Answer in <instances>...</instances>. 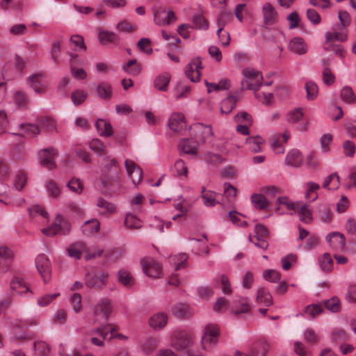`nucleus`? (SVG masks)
<instances>
[{
    "mask_svg": "<svg viewBox=\"0 0 356 356\" xmlns=\"http://www.w3.org/2000/svg\"><path fill=\"white\" fill-rule=\"evenodd\" d=\"M13 253L6 246H0V268L1 271L8 270L10 263L13 261Z\"/></svg>",
    "mask_w": 356,
    "mask_h": 356,
    "instance_id": "obj_12",
    "label": "nucleus"
},
{
    "mask_svg": "<svg viewBox=\"0 0 356 356\" xmlns=\"http://www.w3.org/2000/svg\"><path fill=\"white\" fill-rule=\"evenodd\" d=\"M111 311L110 300L105 299L100 300L95 307V321L99 323L107 321Z\"/></svg>",
    "mask_w": 356,
    "mask_h": 356,
    "instance_id": "obj_6",
    "label": "nucleus"
},
{
    "mask_svg": "<svg viewBox=\"0 0 356 356\" xmlns=\"http://www.w3.org/2000/svg\"><path fill=\"white\" fill-rule=\"evenodd\" d=\"M325 43H332L333 41H339L343 42L348 40V31L338 32L327 31L325 33Z\"/></svg>",
    "mask_w": 356,
    "mask_h": 356,
    "instance_id": "obj_28",
    "label": "nucleus"
},
{
    "mask_svg": "<svg viewBox=\"0 0 356 356\" xmlns=\"http://www.w3.org/2000/svg\"><path fill=\"white\" fill-rule=\"evenodd\" d=\"M193 129L196 133L197 137L205 142L208 138L213 136V131L211 126L204 125L203 124H195L193 127Z\"/></svg>",
    "mask_w": 356,
    "mask_h": 356,
    "instance_id": "obj_21",
    "label": "nucleus"
},
{
    "mask_svg": "<svg viewBox=\"0 0 356 356\" xmlns=\"http://www.w3.org/2000/svg\"><path fill=\"white\" fill-rule=\"evenodd\" d=\"M289 49L295 54L303 55L307 52L308 48L304 39L296 37L291 39L288 44Z\"/></svg>",
    "mask_w": 356,
    "mask_h": 356,
    "instance_id": "obj_11",
    "label": "nucleus"
},
{
    "mask_svg": "<svg viewBox=\"0 0 356 356\" xmlns=\"http://www.w3.org/2000/svg\"><path fill=\"white\" fill-rule=\"evenodd\" d=\"M36 268L45 283L49 281L51 273V264L44 254H39L35 259Z\"/></svg>",
    "mask_w": 356,
    "mask_h": 356,
    "instance_id": "obj_7",
    "label": "nucleus"
},
{
    "mask_svg": "<svg viewBox=\"0 0 356 356\" xmlns=\"http://www.w3.org/2000/svg\"><path fill=\"white\" fill-rule=\"evenodd\" d=\"M97 92L100 98L105 99H110L112 96L111 86L106 82H102L99 84Z\"/></svg>",
    "mask_w": 356,
    "mask_h": 356,
    "instance_id": "obj_42",
    "label": "nucleus"
},
{
    "mask_svg": "<svg viewBox=\"0 0 356 356\" xmlns=\"http://www.w3.org/2000/svg\"><path fill=\"white\" fill-rule=\"evenodd\" d=\"M188 257L185 253H180L171 257L170 261L175 266V270H178L180 268H185L186 266V262Z\"/></svg>",
    "mask_w": 356,
    "mask_h": 356,
    "instance_id": "obj_38",
    "label": "nucleus"
},
{
    "mask_svg": "<svg viewBox=\"0 0 356 356\" xmlns=\"http://www.w3.org/2000/svg\"><path fill=\"white\" fill-rule=\"evenodd\" d=\"M307 91V97L309 100L314 99L318 92V88L316 83L313 81H307L305 84Z\"/></svg>",
    "mask_w": 356,
    "mask_h": 356,
    "instance_id": "obj_57",
    "label": "nucleus"
},
{
    "mask_svg": "<svg viewBox=\"0 0 356 356\" xmlns=\"http://www.w3.org/2000/svg\"><path fill=\"white\" fill-rule=\"evenodd\" d=\"M12 291L17 294H23L30 291L29 287L22 279L14 277L10 282Z\"/></svg>",
    "mask_w": 356,
    "mask_h": 356,
    "instance_id": "obj_30",
    "label": "nucleus"
},
{
    "mask_svg": "<svg viewBox=\"0 0 356 356\" xmlns=\"http://www.w3.org/2000/svg\"><path fill=\"white\" fill-rule=\"evenodd\" d=\"M45 188L47 189L48 195L50 197L56 198L60 194V189L58 184L53 180H47L45 183Z\"/></svg>",
    "mask_w": 356,
    "mask_h": 356,
    "instance_id": "obj_44",
    "label": "nucleus"
},
{
    "mask_svg": "<svg viewBox=\"0 0 356 356\" xmlns=\"http://www.w3.org/2000/svg\"><path fill=\"white\" fill-rule=\"evenodd\" d=\"M285 163L288 165L299 167L302 163V154L298 149H291L286 155Z\"/></svg>",
    "mask_w": 356,
    "mask_h": 356,
    "instance_id": "obj_22",
    "label": "nucleus"
},
{
    "mask_svg": "<svg viewBox=\"0 0 356 356\" xmlns=\"http://www.w3.org/2000/svg\"><path fill=\"white\" fill-rule=\"evenodd\" d=\"M348 335L342 329H334L331 334V340L334 343H341L348 340Z\"/></svg>",
    "mask_w": 356,
    "mask_h": 356,
    "instance_id": "obj_50",
    "label": "nucleus"
},
{
    "mask_svg": "<svg viewBox=\"0 0 356 356\" xmlns=\"http://www.w3.org/2000/svg\"><path fill=\"white\" fill-rule=\"evenodd\" d=\"M170 129L175 132H179L186 129L185 118L181 113H174L171 115L169 123Z\"/></svg>",
    "mask_w": 356,
    "mask_h": 356,
    "instance_id": "obj_13",
    "label": "nucleus"
},
{
    "mask_svg": "<svg viewBox=\"0 0 356 356\" xmlns=\"http://www.w3.org/2000/svg\"><path fill=\"white\" fill-rule=\"evenodd\" d=\"M237 99V97L234 95H229L225 99L220 106L221 113H229L234 109Z\"/></svg>",
    "mask_w": 356,
    "mask_h": 356,
    "instance_id": "obj_36",
    "label": "nucleus"
},
{
    "mask_svg": "<svg viewBox=\"0 0 356 356\" xmlns=\"http://www.w3.org/2000/svg\"><path fill=\"white\" fill-rule=\"evenodd\" d=\"M124 225L130 229H140L143 226V222L135 215L128 213L124 219Z\"/></svg>",
    "mask_w": 356,
    "mask_h": 356,
    "instance_id": "obj_37",
    "label": "nucleus"
},
{
    "mask_svg": "<svg viewBox=\"0 0 356 356\" xmlns=\"http://www.w3.org/2000/svg\"><path fill=\"white\" fill-rule=\"evenodd\" d=\"M300 220L305 223H309L312 220V213L307 205L301 206L298 211Z\"/></svg>",
    "mask_w": 356,
    "mask_h": 356,
    "instance_id": "obj_54",
    "label": "nucleus"
},
{
    "mask_svg": "<svg viewBox=\"0 0 356 356\" xmlns=\"http://www.w3.org/2000/svg\"><path fill=\"white\" fill-rule=\"evenodd\" d=\"M270 143L271 147L275 154H283L284 152V148L279 135L273 136L270 139Z\"/></svg>",
    "mask_w": 356,
    "mask_h": 356,
    "instance_id": "obj_62",
    "label": "nucleus"
},
{
    "mask_svg": "<svg viewBox=\"0 0 356 356\" xmlns=\"http://www.w3.org/2000/svg\"><path fill=\"white\" fill-rule=\"evenodd\" d=\"M218 338L204 334L202 338V346L204 350H210L217 344Z\"/></svg>",
    "mask_w": 356,
    "mask_h": 356,
    "instance_id": "obj_63",
    "label": "nucleus"
},
{
    "mask_svg": "<svg viewBox=\"0 0 356 356\" xmlns=\"http://www.w3.org/2000/svg\"><path fill=\"white\" fill-rule=\"evenodd\" d=\"M173 315L178 318H188L193 315V312L188 305L184 303H178L172 308Z\"/></svg>",
    "mask_w": 356,
    "mask_h": 356,
    "instance_id": "obj_18",
    "label": "nucleus"
},
{
    "mask_svg": "<svg viewBox=\"0 0 356 356\" xmlns=\"http://www.w3.org/2000/svg\"><path fill=\"white\" fill-rule=\"evenodd\" d=\"M341 97L345 102L348 104L354 103L356 101V97L352 88L348 86H345L342 88Z\"/></svg>",
    "mask_w": 356,
    "mask_h": 356,
    "instance_id": "obj_49",
    "label": "nucleus"
},
{
    "mask_svg": "<svg viewBox=\"0 0 356 356\" xmlns=\"http://www.w3.org/2000/svg\"><path fill=\"white\" fill-rule=\"evenodd\" d=\"M263 15L266 24H273L276 22L277 13L270 3H266L264 5Z\"/></svg>",
    "mask_w": 356,
    "mask_h": 356,
    "instance_id": "obj_33",
    "label": "nucleus"
},
{
    "mask_svg": "<svg viewBox=\"0 0 356 356\" xmlns=\"http://www.w3.org/2000/svg\"><path fill=\"white\" fill-rule=\"evenodd\" d=\"M67 188L73 193L81 194L83 190V184L79 179L72 178L67 184Z\"/></svg>",
    "mask_w": 356,
    "mask_h": 356,
    "instance_id": "obj_46",
    "label": "nucleus"
},
{
    "mask_svg": "<svg viewBox=\"0 0 356 356\" xmlns=\"http://www.w3.org/2000/svg\"><path fill=\"white\" fill-rule=\"evenodd\" d=\"M257 302L259 304H264L266 306H270L273 304L271 295L264 289L261 288L257 291Z\"/></svg>",
    "mask_w": 356,
    "mask_h": 356,
    "instance_id": "obj_39",
    "label": "nucleus"
},
{
    "mask_svg": "<svg viewBox=\"0 0 356 356\" xmlns=\"http://www.w3.org/2000/svg\"><path fill=\"white\" fill-rule=\"evenodd\" d=\"M95 126L100 136L109 137L113 134V127L111 123L103 119H98Z\"/></svg>",
    "mask_w": 356,
    "mask_h": 356,
    "instance_id": "obj_29",
    "label": "nucleus"
},
{
    "mask_svg": "<svg viewBox=\"0 0 356 356\" xmlns=\"http://www.w3.org/2000/svg\"><path fill=\"white\" fill-rule=\"evenodd\" d=\"M253 206L259 210L265 209L268 206V202L266 197L260 193H254L250 197Z\"/></svg>",
    "mask_w": 356,
    "mask_h": 356,
    "instance_id": "obj_35",
    "label": "nucleus"
},
{
    "mask_svg": "<svg viewBox=\"0 0 356 356\" xmlns=\"http://www.w3.org/2000/svg\"><path fill=\"white\" fill-rule=\"evenodd\" d=\"M41 127L48 131H57L56 123L51 117H44L40 120Z\"/></svg>",
    "mask_w": 356,
    "mask_h": 356,
    "instance_id": "obj_55",
    "label": "nucleus"
},
{
    "mask_svg": "<svg viewBox=\"0 0 356 356\" xmlns=\"http://www.w3.org/2000/svg\"><path fill=\"white\" fill-rule=\"evenodd\" d=\"M26 174L22 170H19L15 177L14 186L17 190L21 191L26 183Z\"/></svg>",
    "mask_w": 356,
    "mask_h": 356,
    "instance_id": "obj_51",
    "label": "nucleus"
},
{
    "mask_svg": "<svg viewBox=\"0 0 356 356\" xmlns=\"http://www.w3.org/2000/svg\"><path fill=\"white\" fill-rule=\"evenodd\" d=\"M108 274L103 270H92L85 275V284L88 288L102 289L107 284Z\"/></svg>",
    "mask_w": 356,
    "mask_h": 356,
    "instance_id": "obj_4",
    "label": "nucleus"
},
{
    "mask_svg": "<svg viewBox=\"0 0 356 356\" xmlns=\"http://www.w3.org/2000/svg\"><path fill=\"white\" fill-rule=\"evenodd\" d=\"M170 75L169 73L165 72L157 77V90L166 91L170 81Z\"/></svg>",
    "mask_w": 356,
    "mask_h": 356,
    "instance_id": "obj_47",
    "label": "nucleus"
},
{
    "mask_svg": "<svg viewBox=\"0 0 356 356\" xmlns=\"http://www.w3.org/2000/svg\"><path fill=\"white\" fill-rule=\"evenodd\" d=\"M13 99L17 106L21 108H26L29 104V100L24 93L17 91L13 95Z\"/></svg>",
    "mask_w": 356,
    "mask_h": 356,
    "instance_id": "obj_58",
    "label": "nucleus"
},
{
    "mask_svg": "<svg viewBox=\"0 0 356 356\" xmlns=\"http://www.w3.org/2000/svg\"><path fill=\"white\" fill-rule=\"evenodd\" d=\"M100 222L96 218H92L85 222L82 226V232L86 236H91L99 232Z\"/></svg>",
    "mask_w": 356,
    "mask_h": 356,
    "instance_id": "obj_26",
    "label": "nucleus"
},
{
    "mask_svg": "<svg viewBox=\"0 0 356 356\" xmlns=\"http://www.w3.org/2000/svg\"><path fill=\"white\" fill-rule=\"evenodd\" d=\"M137 47L140 51L147 55H149L153 53L152 48L151 47V41L149 38H141L137 43Z\"/></svg>",
    "mask_w": 356,
    "mask_h": 356,
    "instance_id": "obj_56",
    "label": "nucleus"
},
{
    "mask_svg": "<svg viewBox=\"0 0 356 356\" xmlns=\"http://www.w3.org/2000/svg\"><path fill=\"white\" fill-rule=\"evenodd\" d=\"M143 273L149 277H154L156 261L152 257H145L141 260Z\"/></svg>",
    "mask_w": 356,
    "mask_h": 356,
    "instance_id": "obj_23",
    "label": "nucleus"
},
{
    "mask_svg": "<svg viewBox=\"0 0 356 356\" xmlns=\"http://www.w3.org/2000/svg\"><path fill=\"white\" fill-rule=\"evenodd\" d=\"M326 241L330 245L336 250H343L346 246V238L343 234L334 232L330 233L326 236Z\"/></svg>",
    "mask_w": 356,
    "mask_h": 356,
    "instance_id": "obj_10",
    "label": "nucleus"
},
{
    "mask_svg": "<svg viewBox=\"0 0 356 356\" xmlns=\"http://www.w3.org/2000/svg\"><path fill=\"white\" fill-rule=\"evenodd\" d=\"M318 263L321 270L324 272H330L333 267V261L328 253H325L319 257Z\"/></svg>",
    "mask_w": 356,
    "mask_h": 356,
    "instance_id": "obj_41",
    "label": "nucleus"
},
{
    "mask_svg": "<svg viewBox=\"0 0 356 356\" xmlns=\"http://www.w3.org/2000/svg\"><path fill=\"white\" fill-rule=\"evenodd\" d=\"M98 38L100 43L103 45L112 44L117 46L120 42V38L118 35L113 32L108 31H99Z\"/></svg>",
    "mask_w": 356,
    "mask_h": 356,
    "instance_id": "obj_17",
    "label": "nucleus"
},
{
    "mask_svg": "<svg viewBox=\"0 0 356 356\" xmlns=\"http://www.w3.org/2000/svg\"><path fill=\"white\" fill-rule=\"evenodd\" d=\"M58 154V152L54 147H48L41 149L38 152V157L40 163L49 170L56 168L55 156Z\"/></svg>",
    "mask_w": 356,
    "mask_h": 356,
    "instance_id": "obj_5",
    "label": "nucleus"
},
{
    "mask_svg": "<svg viewBox=\"0 0 356 356\" xmlns=\"http://www.w3.org/2000/svg\"><path fill=\"white\" fill-rule=\"evenodd\" d=\"M202 69V62L200 58L193 59L189 63L185 70L186 76L192 81L196 82L200 80V70Z\"/></svg>",
    "mask_w": 356,
    "mask_h": 356,
    "instance_id": "obj_8",
    "label": "nucleus"
},
{
    "mask_svg": "<svg viewBox=\"0 0 356 356\" xmlns=\"http://www.w3.org/2000/svg\"><path fill=\"white\" fill-rule=\"evenodd\" d=\"M109 324L102 326V327L97 328L92 330V334L93 335H98L99 337H92L91 339L92 343L97 346H103L104 341L108 336V327Z\"/></svg>",
    "mask_w": 356,
    "mask_h": 356,
    "instance_id": "obj_16",
    "label": "nucleus"
},
{
    "mask_svg": "<svg viewBox=\"0 0 356 356\" xmlns=\"http://www.w3.org/2000/svg\"><path fill=\"white\" fill-rule=\"evenodd\" d=\"M324 49L326 51H332L336 55L339 56L341 58H343L345 54L344 49L340 44H334L332 43H324Z\"/></svg>",
    "mask_w": 356,
    "mask_h": 356,
    "instance_id": "obj_61",
    "label": "nucleus"
},
{
    "mask_svg": "<svg viewBox=\"0 0 356 356\" xmlns=\"http://www.w3.org/2000/svg\"><path fill=\"white\" fill-rule=\"evenodd\" d=\"M155 341L153 338L145 339L140 346L142 352L145 355H149L155 349Z\"/></svg>",
    "mask_w": 356,
    "mask_h": 356,
    "instance_id": "obj_52",
    "label": "nucleus"
},
{
    "mask_svg": "<svg viewBox=\"0 0 356 356\" xmlns=\"http://www.w3.org/2000/svg\"><path fill=\"white\" fill-rule=\"evenodd\" d=\"M87 93L82 90H76L71 94V99L75 106L81 104L87 98Z\"/></svg>",
    "mask_w": 356,
    "mask_h": 356,
    "instance_id": "obj_48",
    "label": "nucleus"
},
{
    "mask_svg": "<svg viewBox=\"0 0 356 356\" xmlns=\"http://www.w3.org/2000/svg\"><path fill=\"white\" fill-rule=\"evenodd\" d=\"M170 343L176 350H182L191 347L193 341L188 332L180 328H176L170 334Z\"/></svg>",
    "mask_w": 356,
    "mask_h": 356,
    "instance_id": "obj_1",
    "label": "nucleus"
},
{
    "mask_svg": "<svg viewBox=\"0 0 356 356\" xmlns=\"http://www.w3.org/2000/svg\"><path fill=\"white\" fill-rule=\"evenodd\" d=\"M71 56L70 59V72L73 77L78 80H83L87 76L86 72L83 68H76L75 67V59L77 58L76 54H72L68 53Z\"/></svg>",
    "mask_w": 356,
    "mask_h": 356,
    "instance_id": "obj_27",
    "label": "nucleus"
},
{
    "mask_svg": "<svg viewBox=\"0 0 356 356\" xmlns=\"http://www.w3.org/2000/svg\"><path fill=\"white\" fill-rule=\"evenodd\" d=\"M97 207L102 210L99 213L103 216H110L116 212L117 207L113 202H108L102 197L97 199Z\"/></svg>",
    "mask_w": 356,
    "mask_h": 356,
    "instance_id": "obj_19",
    "label": "nucleus"
},
{
    "mask_svg": "<svg viewBox=\"0 0 356 356\" xmlns=\"http://www.w3.org/2000/svg\"><path fill=\"white\" fill-rule=\"evenodd\" d=\"M191 28L195 29L207 30L209 28V23L201 14H197L193 16V26Z\"/></svg>",
    "mask_w": 356,
    "mask_h": 356,
    "instance_id": "obj_43",
    "label": "nucleus"
},
{
    "mask_svg": "<svg viewBox=\"0 0 356 356\" xmlns=\"http://www.w3.org/2000/svg\"><path fill=\"white\" fill-rule=\"evenodd\" d=\"M234 304L232 310L236 315L247 313L250 310V305L248 298L238 297L234 300Z\"/></svg>",
    "mask_w": 356,
    "mask_h": 356,
    "instance_id": "obj_24",
    "label": "nucleus"
},
{
    "mask_svg": "<svg viewBox=\"0 0 356 356\" xmlns=\"http://www.w3.org/2000/svg\"><path fill=\"white\" fill-rule=\"evenodd\" d=\"M244 76L241 81V88L243 90H252L257 91L261 86L263 79L262 75L259 72L252 68L247 67L243 70Z\"/></svg>",
    "mask_w": 356,
    "mask_h": 356,
    "instance_id": "obj_2",
    "label": "nucleus"
},
{
    "mask_svg": "<svg viewBox=\"0 0 356 356\" xmlns=\"http://www.w3.org/2000/svg\"><path fill=\"white\" fill-rule=\"evenodd\" d=\"M202 197L204 205L207 207H213L217 203L216 200V193L211 191H207L204 187L202 190Z\"/></svg>",
    "mask_w": 356,
    "mask_h": 356,
    "instance_id": "obj_40",
    "label": "nucleus"
},
{
    "mask_svg": "<svg viewBox=\"0 0 356 356\" xmlns=\"http://www.w3.org/2000/svg\"><path fill=\"white\" fill-rule=\"evenodd\" d=\"M125 168L129 179L135 186L142 180V170L137 167L136 163L129 159L124 161Z\"/></svg>",
    "mask_w": 356,
    "mask_h": 356,
    "instance_id": "obj_9",
    "label": "nucleus"
},
{
    "mask_svg": "<svg viewBox=\"0 0 356 356\" xmlns=\"http://www.w3.org/2000/svg\"><path fill=\"white\" fill-rule=\"evenodd\" d=\"M198 143L195 140L182 139L179 144L181 153L186 154H195L197 151Z\"/></svg>",
    "mask_w": 356,
    "mask_h": 356,
    "instance_id": "obj_15",
    "label": "nucleus"
},
{
    "mask_svg": "<svg viewBox=\"0 0 356 356\" xmlns=\"http://www.w3.org/2000/svg\"><path fill=\"white\" fill-rule=\"evenodd\" d=\"M264 139L259 136H251L246 139L245 145L249 150L254 153L261 151V145L264 144Z\"/></svg>",
    "mask_w": 356,
    "mask_h": 356,
    "instance_id": "obj_32",
    "label": "nucleus"
},
{
    "mask_svg": "<svg viewBox=\"0 0 356 356\" xmlns=\"http://www.w3.org/2000/svg\"><path fill=\"white\" fill-rule=\"evenodd\" d=\"M59 296L60 293L45 294L38 299L37 304L40 307H46L49 305L51 302H53Z\"/></svg>",
    "mask_w": 356,
    "mask_h": 356,
    "instance_id": "obj_59",
    "label": "nucleus"
},
{
    "mask_svg": "<svg viewBox=\"0 0 356 356\" xmlns=\"http://www.w3.org/2000/svg\"><path fill=\"white\" fill-rule=\"evenodd\" d=\"M303 117V113L300 108H296L291 111L286 115V121L291 124L300 122Z\"/></svg>",
    "mask_w": 356,
    "mask_h": 356,
    "instance_id": "obj_60",
    "label": "nucleus"
},
{
    "mask_svg": "<svg viewBox=\"0 0 356 356\" xmlns=\"http://www.w3.org/2000/svg\"><path fill=\"white\" fill-rule=\"evenodd\" d=\"M67 251L70 257L79 259L82 253L86 251V245L83 242H78L70 245Z\"/></svg>",
    "mask_w": 356,
    "mask_h": 356,
    "instance_id": "obj_25",
    "label": "nucleus"
},
{
    "mask_svg": "<svg viewBox=\"0 0 356 356\" xmlns=\"http://www.w3.org/2000/svg\"><path fill=\"white\" fill-rule=\"evenodd\" d=\"M41 76L40 74H33L29 76L28 79L30 86L38 94H42L45 91L44 85L40 80Z\"/></svg>",
    "mask_w": 356,
    "mask_h": 356,
    "instance_id": "obj_34",
    "label": "nucleus"
},
{
    "mask_svg": "<svg viewBox=\"0 0 356 356\" xmlns=\"http://www.w3.org/2000/svg\"><path fill=\"white\" fill-rule=\"evenodd\" d=\"M232 19V14L229 12H221L218 15L216 24L218 27L217 31V35L219 40H222V38L224 36V34H220L222 31L223 30L224 26L231 22Z\"/></svg>",
    "mask_w": 356,
    "mask_h": 356,
    "instance_id": "obj_20",
    "label": "nucleus"
},
{
    "mask_svg": "<svg viewBox=\"0 0 356 356\" xmlns=\"http://www.w3.org/2000/svg\"><path fill=\"white\" fill-rule=\"evenodd\" d=\"M90 148L101 156L106 154V149L103 143L98 138L92 139L90 143Z\"/></svg>",
    "mask_w": 356,
    "mask_h": 356,
    "instance_id": "obj_45",
    "label": "nucleus"
},
{
    "mask_svg": "<svg viewBox=\"0 0 356 356\" xmlns=\"http://www.w3.org/2000/svg\"><path fill=\"white\" fill-rule=\"evenodd\" d=\"M70 222L61 215H57L52 225L42 229V232L47 236H54L56 234L66 235L70 231Z\"/></svg>",
    "mask_w": 356,
    "mask_h": 356,
    "instance_id": "obj_3",
    "label": "nucleus"
},
{
    "mask_svg": "<svg viewBox=\"0 0 356 356\" xmlns=\"http://www.w3.org/2000/svg\"><path fill=\"white\" fill-rule=\"evenodd\" d=\"M119 281L125 286L129 287L134 283V280L130 273L127 270H120L118 273Z\"/></svg>",
    "mask_w": 356,
    "mask_h": 356,
    "instance_id": "obj_53",
    "label": "nucleus"
},
{
    "mask_svg": "<svg viewBox=\"0 0 356 356\" xmlns=\"http://www.w3.org/2000/svg\"><path fill=\"white\" fill-rule=\"evenodd\" d=\"M67 314L66 310L64 309H59L55 312L52 321L55 323L64 325L67 322Z\"/></svg>",
    "mask_w": 356,
    "mask_h": 356,
    "instance_id": "obj_64",
    "label": "nucleus"
},
{
    "mask_svg": "<svg viewBox=\"0 0 356 356\" xmlns=\"http://www.w3.org/2000/svg\"><path fill=\"white\" fill-rule=\"evenodd\" d=\"M157 17L159 18V22L157 24L163 26L169 25L177 19L175 13L171 10H157Z\"/></svg>",
    "mask_w": 356,
    "mask_h": 356,
    "instance_id": "obj_31",
    "label": "nucleus"
},
{
    "mask_svg": "<svg viewBox=\"0 0 356 356\" xmlns=\"http://www.w3.org/2000/svg\"><path fill=\"white\" fill-rule=\"evenodd\" d=\"M122 70L132 76H138L143 69L142 65L137 61L136 59L129 60L127 63H124L122 65Z\"/></svg>",
    "mask_w": 356,
    "mask_h": 356,
    "instance_id": "obj_14",
    "label": "nucleus"
}]
</instances>
